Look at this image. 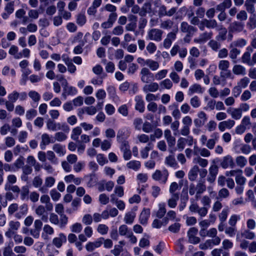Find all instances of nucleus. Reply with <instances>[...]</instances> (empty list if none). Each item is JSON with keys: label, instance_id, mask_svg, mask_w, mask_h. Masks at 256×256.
<instances>
[{"label": "nucleus", "instance_id": "f257e3e1", "mask_svg": "<svg viewBox=\"0 0 256 256\" xmlns=\"http://www.w3.org/2000/svg\"><path fill=\"white\" fill-rule=\"evenodd\" d=\"M163 33L162 30L153 28L148 30L146 38L150 40L160 42L162 40Z\"/></svg>", "mask_w": 256, "mask_h": 256}, {"label": "nucleus", "instance_id": "f03ea898", "mask_svg": "<svg viewBox=\"0 0 256 256\" xmlns=\"http://www.w3.org/2000/svg\"><path fill=\"white\" fill-rule=\"evenodd\" d=\"M191 204L189 206V210L192 212H197L198 216L201 217L205 216L208 212L207 207H200L197 203L194 202V199H190Z\"/></svg>", "mask_w": 256, "mask_h": 256}, {"label": "nucleus", "instance_id": "7ed1b4c3", "mask_svg": "<svg viewBox=\"0 0 256 256\" xmlns=\"http://www.w3.org/2000/svg\"><path fill=\"white\" fill-rule=\"evenodd\" d=\"M48 219L52 224L58 226L60 228H64L68 222V218L62 222V218L60 217L59 218L58 215L54 212H51L50 214Z\"/></svg>", "mask_w": 256, "mask_h": 256}, {"label": "nucleus", "instance_id": "20e7f679", "mask_svg": "<svg viewBox=\"0 0 256 256\" xmlns=\"http://www.w3.org/2000/svg\"><path fill=\"white\" fill-rule=\"evenodd\" d=\"M140 74L141 76L140 80L144 83L148 84L154 80V75L150 72L148 68H142Z\"/></svg>", "mask_w": 256, "mask_h": 256}, {"label": "nucleus", "instance_id": "39448f33", "mask_svg": "<svg viewBox=\"0 0 256 256\" xmlns=\"http://www.w3.org/2000/svg\"><path fill=\"white\" fill-rule=\"evenodd\" d=\"M35 213L37 216L42 219L44 222H47L48 220V215L47 208L43 205L38 206L35 209Z\"/></svg>", "mask_w": 256, "mask_h": 256}, {"label": "nucleus", "instance_id": "423d86ee", "mask_svg": "<svg viewBox=\"0 0 256 256\" xmlns=\"http://www.w3.org/2000/svg\"><path fill=\"white\" fill-rule=\"evenodd\" d=\"M177 33L178 30H176L167 34L166 38L164 40L162 44L163 46L166 49H168L170 47L172 42L176 38Z\"/></svg>", "mask_w": 256, "mask_h": 256}, {"label": "nucleus", "instance_id": "0eeeda50", "mask_svg": "<svg viewBox=\"0 0 256 256\" xmlns=\"http://www.w3.org/2000/svg\"><path fill=\"white\" fill-rule=\"evenodd\" d=\"M168 176V172L166 170H164L162 172L160 170H156L152 174V178L155 180L160 181L164 184L167 181Z\"/></svg>", "mask_w": 256, "mask_h": 256}, {"label": "nucleus", "instance_id": "6e6552de", "mask_svg": "<svg viewBox=\"0 0 256 256\" xmlns=\"http://www.w3.org/2000/svg\"><path fill=\"white\" fill-rule=\"evenodd\" d=\"M212 238V239L206 240L204 243L200 244L199 246L200 248L204 250L220 244L221 239L218 236H216Z\"/></svg>", "mask_w": 256, "mask_h": 256}, {"label": "nucleus", "instance_id": "1a4fd4ad", "mask_svg": "<svg viewBox=\"0 0 256 256\" xmlns=\"http://www.w3.org/2000/svg\"><path fill=\"white\" fill-rule=\"evenodd\" d=\"M213 36L212 31H206L200 34L198 37L194 38V42L196 44H204L210 40Z\"/></svg>", "mask_w": 256, "mask_h": 256}, {"label": "nucleus", "instance_id": "9d476101", "mask_svg": "<svg viewBox=\"0 0 256 256\" xmlns=\"http://www.w3.org/2000/svg\"><path fill=\"white\" fill-rule=\"evenodd\" d=\"M218 167L216 164H212L208 169V174L207 177V180L210 184L214 182L216 176L218 174Z\"/></svg>", "mask_w": 256, "mask_h": 256}, {"label": "nucleus", "instance_id": "9b49d317", "mask_svg": "<svg viewBox=\"0 0 256 256\" xmlns=\"http://www.w3.org/2000/svg\"><path fill=\"white\" fill-rule=\"evenodd\" d=\"M176 8H172L170 10H167L166 7L164 5H162L160 6L158 10V15L160 17L168 16H172L176 12Z\"/></svg>", "mask_w": 256, "mask_h": 256}, {"label": "nucleus", "instance_id": "f8f14e48", "mask_svg": "<svg viewBox=\"0 0 256 256\" xmlns=\"http://www.w3.org/2000/svg\"><path fill=\"white\" fill-rule=\"evenodd\" d=\"M220 166L224 169L230 167L233 168L234 166V162L232 157L230 155H227L222 158L220 161Z\"/></svg>", "mask_w": 256, "mask_h": 256}, {"label": "nucleus", "instance_id": "ddd939ff", "mask_svg": "<svg viewBox=\"0 0 256 256\" xmlns=\"http://www.w3.org/2000/svg\"><path fill=\"white\" fill-rule=\"evenodd\" d=\"M55 182V179L52 176H48L45 178L44 185L39 188V191L43 194L48 192V188L53 186Z\"/></svg>", "mask_w": 256, "mask_h": 256}, {"label": "nucleus", "instance_id": "4468645a", "mask_svg": "<svg viewBox=\"0 0 256 256\" xmlns=\"http://www.w3.org/2000/svg\"><path fill=\"white\" fill-rule=\"evenodd\" d=\"M180 30L184 33L194 34L197 30L196 27L189 24L187 22H182L180 24Z\"/></svg>", "mask_w": 256, "mask_h": 256}, {"label": "nucleus", "instance_id": "2eb2a0df", "mask_svg": "<svg viewBox=\"0 0 256 256\" xmlns=\"http://www.w3.org/2000/svg\"><path fill=\"white\" fill-rule=\"evenodd\" d=\"M104 240V238H100L94 242H89L86 246V248L88 252H92L96 248L100 246Z\"/></svg>", "mask_w": 256, "mask_h": 256}, {"label": "nucleus", "instance_id": "dca6fc26", "mask_svg": "<svg viewBox=\"0 0 256 256\" xmlns=\"http://www.w3.org/2000/svg\"><path fill=\"white\" fill-rule=\"evenodd\" d=\"M158 88L159 85L157 82H150L143 86L142 90L145 93L154 92H156Z\"/></svg>", "mask_w": 256, "mask_h": 256}, {"label": "nucleus", "instance_id": "f3484780", "mask_svg": "<svg viewBox=\"0 0 256 256\" xmlns=\"http://www.w3.org/2000/svg\"><path fill=\"white\" fill-rule=\"evenodd\" d=\"M66 242V236L63 233H60L58 237L54 238L52 240V244L57 248H60L63 243Z\"/></svg>", "mask_w": 256, "mask_h": 256}, {"label": "nucleus", "instance_id": "a211bd4d", "mask_svg": "<svg viewBox=\"0 0 256 256\" xmlns=\"http://www.w3.org/2000/svg\"><path fill=\"white\" fill-rule=\"evenodd\" d=\"M150 209L144 208L140 216L139 220L140 223L143 225L146 224L150 216Z\"/></svg>", "mask_w": 256, "mask_h": 256}, {"label": "nucleus", "instance_id": "6ab92c4d", "mask_svg": "<svg viewBox=\"0 0 256 256\" xmlns=\"http://www.w3.org/2000/svg\"><path fill=\"white\" fill-rule=\"evenodd\" d=\"M234 124L235 122L234 120L230 119L220 122L218 126L220 131L224 132L226 128L230 129Z\"/></svg>", "mask_w": 256, "mask_h": 256}, {"label": "nucleus", "instance_id": "aec40b11", "mask_svg": "<svg viewBox=\"0 0 256 256\" xmlns=\"http://www.w3.org/2000/svg\"><path fill=\"white\" fill-rule=\"evenodd\" d=\"M164 137L166 140L169 147H172L176 144V138L172 136L171 132L170 130H166L164 132Z\"/></svg>", "mask_w": 256, "mask_h": 256}, {"label": "nucleus", "instance_id": "412c9836", "mask_svg": "<svg viewBox=\"0 0 256 256\" xmlns=\"http://www.w3.org/2000/svg\"><path fill=\"white\" fill-rule=\"evenodd\" d=\"M40 201L42 204H45L44 206L47 208V210L51 212L53 210V204L50 202V196L47 194L42 195L40 198Z\"/></svg>", "mask_w": 256, "mask_h": 256}, {"label": "nucleus", "instance_id": "4be33fe9", "mask_svg": "<svg viewBox=\"0 0 256 256\" xmlns=\"http://www.w3.org/2000/svg\"><path fill=\"white\" fill-rule=\"evenodd\" d=\"M227 112L230 114L233 119L236 120L240 119L242 116V112L239 108H229L227 110Z\"/></svg>", "mask_w": 256, "mask_h": 256}, {"label": "nucleus", "instance_id": "5701e85b", "mask_svg": "<svg viewBox=\"0 0 256 256\" xmlns=\"http://www.w3.org/2000/svg\"><path fill=\"white\" fill-rule=\"evenodd\" d=\"M134 100L136 102L135 108L140 112H143L144 111V102L142 96H135Z\"/></svg>", "mask_w": 256, "mask_h": 256}, {"label": "nucleus", "instance_id": "b1692460", "mask_svg": "<svg viewBox=\"0 0 256 256\" xmlns=\"http://www.w3.org/2000/svg\"><path fill=\"white\" fill-rule=\"evenodd\" d=\"M250 51L245 52L242 56V63L246 64L248 66H252V62L250 60L251 52L252 49L250 48H247Z\"/></svg>", "mask_w": 256, "mask_h": 256}, {"label": "nucleus", "instance_id": "393cba45", "mask_svg": "<svg viewBox=\"0 0 256 256\" xmlns=\"http://www.w3.org/2000/svg\"><path fill=\"white\" fill-rule=\"evenodd\" d=\"M229 28L232 32H239L244 30V24L240 22H234L230 24Z\"/></svg>", "mask_w": 256, "mask_h": 256}, {"label": "nucleus", "instance_id": "a878e982", "mask_svg": "<svg viewBox=\"0 0 256 256\" xmlns=\"http://www.w3.org/2000/svg\"><path fill=\"white\" fill-rule=\"evenodd\" d=\"M56 212L60 215V217L62 218V222L66 220L68 217L64 214V207L62 204H58L55 206Z\"/></svg>", "mask_w": 256, "mask_h": 256}, {"label": "nucleus", "instance_id": "bb28decb", "mask_svg": "<svg viewBox=\"0 0 256 256\" xmlns=\"http://www.w3.org/2000/svg\"><path fill=\"white\" fill-rule=\"evenodd\" d=\"M200 171V168L197 165L194 166L190 170L188 174V179L190 181H194L196 180L197 177L198 172Z\"/></svg>", "mask_w": 256, "mask_h": 256}, {"label": "nucleus", "instance_id": "cd10ccee", "mask_svg": "<svg viewBox=\"0 0 256 256\" xmlns=\"http://www.w3.org/2000/svg\"><path fill=\"white\" fill-rule=\"evenodd\" d=\"M122 150L124 152V158L125 160H130L132 157V152L130 150V146L126 142H124L122 148Z\"/></svg>", "mask_w": 256, "mask_h": 256}, {"label": "nucleus", "instance_id": "c85d7f7f", "mask_svg": "<svg viewBox=\"0 0 256 256\" xmlns=\"http://www.w3.org/2000/svg\"><path fill=\"white\" fill-rule=\"evenodd\" d=\"M232 71L236 75L244 76L246 74V68L240 64L234 65L232 68Z\"/></svg>", "mask_w": 256, "mask_h": 256}, {"label": "nucleus", "instance_id": "c756f323", "mask_svg": "<svg viewBox=\"0 0 256 256\" xmlns=\"http://www.w3.org/2000/svg\"><path fill=\"white\" fill-rule=\"evenodd\" d=\"M218 34L216 36V40L218 41H224L226 38V34L228 32L226 28L221 26L218 29Z\"/></svg>", "mask_w": 256, "mask_h": 256}, {"label": "nucleus", "instance_id": "7c9ffc66", "mask_svg": "<svg viewBox=\"0 0 256 256\" xmlns=\"http://www.w3.org/2000/svg\"><path fill=\"white\" fill-rule=\"evenodd\" d=\"M126 167L134 171H138L141 167V162L138 160H132L126 164Z\"/></svg>", "mask_w": 256, "mask_h": 256}, {"label": "nucleus", "instance_id": "2f4dec72", "mask_svg": "<svg viewBox=\"0 0 256 256\" xmlns=\"http://www.w3.org/2000/svg\"><path fill=\"white\" fill-rule=\"evenodd\" d=\"M77 92L76 88L72 86H68L66 88H64L63 92L62 94V96L66 99L67 96L74 95Z\"/></svg>", "mask_w": 256, "mask_h": 256}, {"label": "nucleus", "instance_id": "473e14b6", "mask_svg": "<svg viewBox=\"0 0 256 256\" xmlns=\"http://www.w3.org/2000/svg\"><path fill=\"white\" fill-rule=\"evenodd\" d=\"M230 51L229 56L234 63H236V60L238 56L240 54V51L235 47H230Z\"/></svg>", "mask_w": 256, "mask_h": 256}, {"label": "nucleus", "instance_id": "72a5a7b5", "mask_svg": "<svg viewBox=\"0 0 256 256\" xmlns=\"http://www.w3.org/2000/svg\"><path fill=\"white\" fill-rule=\"evenodd\" d=\"M146 65L148 67V69H150V70H152V71L156 70L160 66L159 63L158 62L152 59L146 60Z\"/></svg>", "mask_w": 256, "mask_h": 256}, {"label": "nucleus", "instance_id": "f704fd0d", "mask_svg": "<svg viewBox=\"0 0 256 256\" xmlns=\"http://www.w3.org/2000/svg\"><path fill=\"white\" fill-rule=\"evenodd\" d=\"M195 92H202V90L201 86L197 84H192L189 88L188 90V94L189 96H191Z\"/></svg>", "mask_w": 256, "mask_h": 256}, {"label": "nucleus", "instance_id": "c9c22d12", "mask_svg": "<svg viewBox=\"0 0 256 256\" xmlns=\"http://www.w3.org/2000/svg\"><path fill=\"white\" fill-rule=\"evenodd\" d=\"M179 199V194H172V197L168 202V204L169 207L171 208H174L177 204V201Z\"/></svg>", "mask_w": 256, "mask_h": 256}, {"label": "nucleus", "instance_id": "e433bc0d", "mask_svg": "<svg viewBox=\"0 0 256 256\" xmlns=\"http://www.w3.org/2000/svg\"><path fill=\"white\" fill-rule=\"evenodd\" d=\"M153 144L151 142L148 143L146 146L140 150L141 156L143 158H146L148 156V152L153 148Z\"/></svg>", "mask_w": 256, "mask_h": 256}, {"label": "nucleus", "instance_id": "4c0bfd02", "mask_svg": "<svg viewBox=\"0 0 256 256\" xmlns=\"http://www.w3.org/2000/svg\"><path fill=\"white\" fill-rule=\"evenodd\" d=\"M20 211L15 214V216L20 219L23 216L26 214L28 212V206L26 204L21 205L19 208Z\"/></svg>", "mask_w": 256, "mask_h": 256}, {"label": "nucleus", "instance_id": "58836bf2", "mask_svg": "<svg viewBox=\"0 0 256 256\" xmlns=\"http://www.w3.org/2000/svg\"><path fill=\"white\" fill-rule=\"evenodd\" d=\"M82 132V128L80 126H76L72 130V134L70 138L74 140L78 141V136L81 134Z\"/></svg>", "mask_w": 256, "mask_h": 256}, {"label": "nucleus", "instance_id": "ea45409f", "mask_svg": "<svg viewBox=\"0 0 256 256\" xmlns=\"http://www.w3.org/2000/svg\"><path fill=\"white\" fill-rule=\"evenodd\" d=\"M217 40H210L208 43V46L214 52H218L220 48L221 44Z\"/></svg>", "mask_w": 256, "mask_h": 256}, {"label": "nucleus", "instance_id": "a19ab883", "mask_svg": "<svg viewBox=\"0 0 256 256\" xmlns=\"http://www.w3.org/2000/svg\"><path fill=\"white\" fill-rule=\"evenodd\" d=\"M246 44V41L244 38H240L234 41L230 44V47L242 48Z\"/></svg>", "mask_w": 256, "mask_h": 256}, {"label": "nucleus", "instance_id": "79ce46f5", "mask_svg": "<svg viewBox=\"0 0 256 256\" xmlns=\"http://www.w3.org/2000/svg\"><path fill=\"white\" fill-rule=\"evenodd\" d=\"M52 150L60 156H64L65 154L64 146L59 144H54Z\"/></svg>", "mask_w": 256, "mask_h": 256}, {"label": "nucleus", "instance_id": "37998d69", "mask_svg": "<svg viewBox=\"0 0 256 256\" xmlns=\"http://www.w3.org/2000/svg\"><path fill=\"white\" fill-rule=\"evenodd\" d=\"M136 217V214L134 212H130L125 214L124 221L127 224H132Z\"/></svg>", "mask_w": 256, "mask_h": 256}, {"label": "nucleus", "instance_id": "c03bdc74", "mask_svg": "<svg viewBox=\"0 0 256 256\" xmlns=\"http://www.w3.org/2000/svg\"><path fill=\"white\" fill-rule=\"evenodd\" d=\"M160 86H161L162 88H166L170 90L172 87V81L166 78L160 83Z\"/></svg>", "mask_w": 256, "mask_h": 256}, {"label": "nucleus", "instance_id": "a18cd8bd", "mask_svg": "<svg viewBox=\"0 0 256 256\" xmlns=\"http://www.w3.org/2000/svg\"><path fill=\"white\" fill-rule=\"evenodd\" d=\"M236 162L238 166L243 168L246 164L247 160L244 156H240L236 158Z\"/></svg>", "mask_w": 256, "mask_h": 256}, {"label": "nucleus", "instance_id": "49530a36", "mask_svg": "<svg viewBox=\"0 0 256 256\" xmlns=\"http://www.w3.org/2000/svg\"><path fill=\"white\" fill-rule=\"evenodd\" d=\"M194 162L199 164L202 168H205L208 164V161L206 159L202 158L200 156H198L194 159Z\"/></svg>", "mask_w": 256, "mask_h": 256}, {"label": "nucleus", "instance_id": "de8ad7c7", "mask_svg": "<svg viewBox=\"0 0 256 256\" xmlns=\"http://www.w3.org/2000/svg\"><path fill=\"white\" fill-rule=\"evenodd\" d=\"M174 24V22L170 20H167L162 22L160 24V28L164 30H170Z\"/></svg>", "mask_w": 256, "mask_h": 256}, {"label": "nucleus", "instance_id": "09e8293b", "mask_svg": "<svg viewBox=\"0 0 256 256\" xmlns=\"http://www.w3.org/2000/svg\"><path fill=\"white\" fill-rule=\"evenodd\" d=\"M205 23L206 24V28H214L218 27V24L217 22L214 20H208L204 18Z\"/></svg>", "mask_w": 256, "mask_h": 256}, {"label": "nucleus", "instance_id": "8fccbe9b", "mask_svg": "<svg viewBox=\"0 0 256 256\" xmlns=\"http://www.w3.org/2000/svg\"><path fill=\"white\" fill-rule=\"evenodd\" d=\"M98 232L102 235H105L108 234L109 228L104 224H100L97 227Z\"/></svg>", "mask_w": 256, "mask_h": 256}, {"label": "nucleus", "instance_id": "3c124183", "mask_svg": "<svg viewBox=\"0 0 256 256\" xmlns=\"http://www.w3.org/2000/svg\"><path fill=\"white\" fill-rule=\"evenodd\" d=\"M230 63L227 60H220L218 64V68L220 70H228Z\"/></svg>", "mask_w": 256, "mask_h": 256}, {"label": "nucleus", "instance_id": "603ef678", "mask_svg": "<svg viewBox=\"0 0 256 256\" xmlns=\"http://www.w3.org/2000/svg\"><path fill=\"white\" fill-rule=\"evenodd\" d=\"M159 209L156 212V216L158 218H162L166 213L165 204L164 203L160 204L158 205Z\"/></svg>", "mask_w": 256, "mask_h": 256}, {"label": "nucleus", "instance_id": "864d4df0", "mask_svg": "<svg viewBox=\"0 0 256 256\" xmlns=\"http://www.w3.org/2000/svg\"><path fill=\"white\" fill-rule=\"evenodd\" d=\"M28 95L29 97L35 102H38L40 99V94L34 90L30 91Z\"/></svg>", "mask_w": 256, "mask_h": 256}, {"label": "nucleus", "instance_id": "5fc2aeb1", "mask_svg": "<svg viewBox=\"0 0 256 256\" xmlns=\"http://www.w3.org/2000/svg\"><path fill=\"white\" fill-rule=\"evenodd\" d=\"M252 2H250V0H246L244 6H246V10L250 14H254L255 12V8L254 6V4Z\"/></svg>", "mask_w": 256, "mask_h": 256}, {"label": "nucleus", "instance_id": "6e6d98bb", "mask_svg": "<svg viewBox=\"0 0 256 256\" xmlns=\"http://www.w3.org/2000/svg\"><path fill=\"white\" fill-rule=\"evenodd\" d=\"M157 47L156 44L153 42H149L146 46V50L150 54H154L156 50Z\"/></svg>", "mask_w": 256, "mask_h": 256}, {"label": "nucleus", "instance_id": "4d7b16f0", "mask_svg": "<svg viewBox=\"0 0 256 256\" xmlns=\"http://www.w3.org/2000/svg\"><path fill=\"white\" fill-rule=\"evenodd\" d=\"M232 74L230 70H221L220 72V78L222 81L226 82V79L231 77Z\"/></svg>", "mask_w": 256, "mask_h": 256}, {"label": "nucleus", "instance_id": "13d9d810", "mask_svg": "<svg viewBox=\"0 0 256 256\" xmlns=\"http://www.w3.org/2000/svg\"><path fill=\"white\" fill-rule=\"evenodd\" d=\"M50 142H51L48 134H42V142H40L42 148H44L42 147V146H44L48 144Z\"/></svg>", "mask_w": 256, "mask_h": 256}, {"label": "nucleus", "instance_id": "bf43d9fd", "mask_svg": "<svg viewBox=\"0 0 256 256\" xmlns=\"http://www.w3.org/2000/svg\"><path fill=\"white\" fill-rule=\"evenodd\" d=\"M186 144V138L180 137L179 138L177 141V144L176 147L180 151H182L185 145Z\"/></svg>", "mask_w": 256, "mask_h": 256}, {"label": "nucleus", "instance_id": "052dcab7", "mask_svg": "<svg viewBox=\"0 0 256 256\" xmlns=\"http://www.w3.org/2000/svg\"><path fill=\"white\" fill-rule=\"evenodd\" d=\"M190 104L194 108H198L200 105V101L198 96H194L190 100Z\"/></svg>", "mask_w": 256, "mask_h": 256}, {"label": "nucleus", "instance_id": "680f3d73", "mask_svg": "<svg viewBox=\"0 0 256 256\" xmlns=\"http://www.w3.org/2000/svg\"><path fill=\"white\" fill-rule=\"evenodd\" d=\"M36 115L37 111L34 108H31L26 112V117L27 120H31Z\"/></svg>", "mask_w": 256, "mask_h": 256}, {"label": "nucleus", "instance_id": "e2e57ef3", "mask_svg": "<svg viewBox=\"0 0 256 256\" xmlns=\"http://www.w3.org/2000/svg\"><path fill=\"white\" fill-rule=\"evenodd\" d=\"M249 82V78L247 77H244L240 80V81L238 82L237 86L241 88H246L248 86Z\"/></svg>", "mask_w": 256, "mask_h": 256}, {"label": "nucleus", "instance_id": "0e129e2a", "mask_svg": "<svg viewBox=\"0 0 256 256\" xmlns=\"http://www.w3.org/2000/svg\"><path fill=\"white\" fill-rule=\"evenodd\" d=\"M42 180L40 176H35L32 180V185L36 188L42 187Z\"/></svg>", "mask_w": 256, "mask_h": 256}, {"label": "nucleus", "instance_id": "69168bd1", "mask_svg": "<svg viewBox=\"0 0 256 256\" xmlns=\"http://www.w3.org/2000/svg\"><path fill=\"white\" fill-rule=\"evenodd\" d=\"M86 16L84 14H80L77 16L76 23L79 26H84L86 24Z\"/></svg>", "mask_w": 256, "mask_h": 256}, {"label": "nucleus", "instance_id": "338daca9", "mask_svg": "<svg viewBox=\"0 0 256 256\" xmlns=\"http://www.w3.org/2000/svg\"><path fill=\"white\" fill-rule=\"evenodd\" d=\"M241 236L246 239L252 240L255 234L253 232H250L248 230H244L241 233Z\"/></svg>", "mask_w": 256, "mask_h": 256}, {"label": "nucleus", "instance_id": "774afa93", "mask_svg": "<svg viewBox=\"0 0 256 256\" xmlns=\"http://www.w3.org/2000/svg\"><path fill=\"white\" fill-rule=\"evenodd\" d=\"M247 25L251 30H253L256 28V18L254 15L250 17L249 21Z\"/></svg>", "mask_w": 256, "mask_h": 256}]
</instances>
